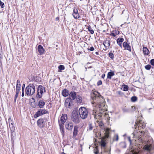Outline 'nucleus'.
I'll return each instance as SVG.
<instances>
[{"mask_svg":"<svg viewBox=\"0 0 154 154\" xmlns=\"http://www.w3.org/2000/svg\"><path fill=\"white\" fill-rule=\"evenodd\" d=\"M91 97L93 100L92 104H96V106L98 107L100 111L99 113H97V111L94 109L93 110L92 114L95 119H99L105 115L106 113L104 112L106 110L107 106L106 105L105 99L96 91H93L91 94Z\"/></svg>","mask_w":154,"mask_h":154,"instance_id":"f257e3e1","label":"nucleus"},{"mask_svg":"<svg viewBox=\"0 0 154 154\" xmlns=\"http://www.w3.org/2000/svg\"><path fill=\"white\" fill-rule=\"evenodd\" d=\"M35 86L32 84H30L27 86L25 89V93L27 95L31 96L35 92Z\"/></svg>","mask_w":154,"mask_h":154,"instance_id":"f03ea898","label":"nucleus"},{"mask_svg":"<svg viewBox=\"0 0 154 154\" xmlns=\"http://www.w3.org/2000/svg\"><path fill=\"white\" fill-rule=\"evenodd\" d=\"M71 118L72 121L75 124L79 123L80 121L78 112L75 110H74L72 112Z\"/></svg>","mask_w":154,"mask_h":154,"instance_id":"7ed1b4c3","label":"nucleus"},{"mask_svg":"<svg viewBox=\"0 0 154 154\" xmlns=\"http://www.w3.org/2000/svg\"><path fill=\"white\" fill-rule=\"evenodd\" d=\"M79 113L80 117L83 119H85L88 116V111L86 108L81 107L79 109Z\"/></svg>","mask_w":154,"mask_h":154,"instance_id":"20e7f679","label":"nucleus"},{"mask_svg":"<svg viewBox=\"0 0 154 154\" xmlns=\"http://www.w3.org/2000/svg\"><path fill=\"white\" fill-rule=\"evenodd\" d=\"M143 134V132L141 131H138L137 130H135L133 133H132L133 137L137 138H138V140L140 139L141 141H142V137H141L142 136Z\"/></svg>","mask_w":154,"mask_h":154,"instance_id":"39448f33","label":"nucleus"},{"mask_svg":"<svg viewBox=\"0 0 154 154\" xmlns=\"http://www.w3.org/2000/svg\"><path fill=\"white\" fill-rule=\"evenodd\" d=\"M44 92H45L44 87L40 85L38 86L37 89V93L36 95V97L38 98H40L42 97V94Z\"/></svg>","mask_w":154,"mask_h":154,"instance_id":"423d86ee","label":"nucleus"},{"mask_svg":"<svg viewBox=\"0 0 154 154\" xmlns=\"http://www.w3.org/2000/svg\"><path fill=\"white\" fill-rule=\"evenodd\" d=\"M134 126H137L138 127V129L140 130L141 128L143 129L145 128L146 124L142 121H140L139 122L137 121L135 122Z\"/></svg>","mask_w":154,"mask_h":154,"instance_id":"0eeeda50","label":"nucleus"},{"mask_svg":"<svg viewBox=\"0 0 154 154\" xmlns=\"http://www.w3.org/2000/svg\"><path fill=\"white\" fill-rule=\"evenodd\" d=\"M48 113V111L45 109H40L35 114V117H37L42 115L47 114Z\"/></svg>","mask_w":154,"mask_h":154,"instance_id":"6e6552de","label":"nucleus"},{"mask_svg":"<svg viewBox=\"0 0 154 154\" xmlns=\"http://www.w3.org/2000/svg\"><path fill=\"white\" fill-rule=\"evenodd\" d=\"M46 121L45 119H38L37 122L38 126L40 128H43L46 124Z\"/></svg>","mask_w":154,"mask_h":154,"instance_id":"1a4fd4ad","label":"nucleus"},{"mask_svg":"<svg viewBox=\"0 0 154 154\" xmlns=\"http://www.w3.org/2000/svg\"><path fill=\"white\" fill-rule=\"evenodd\" d=\"M67 120V115L62 114V116L60 117V119L59 120V121H60V124H62L63 125Z\"/></svg>","mask_w":154,"mask_h":154,"instance_id":"9d476101","label":"nucleus"},{"mask_svg":"<svg viewBox=\"0 0 154 154\" xmlns=\"http://www.w3.org/2000/svg\"><path fill=\"white\" fill-rule=\"evenodd\" d=\"M73 124L71 122H67L65 125L66 128L68 130H71L73 128Z\"/></svg>","mask_w":154,"mask_h":154,"instance_id":"9b49d317","label":"nucleus"},{"mask_svg":"<svg viewBox=\"0 0 154 154\" xmlns=\"http://www.w3.org/2000/svg\"><path fill=\"white\" fill-rule=\"evenodd\" d=\"M103 45L105 47V51L109 49L110 45L109 40L107 39L105 40L103 42Z\"/></svg>","mask_w":154,"mask_h":154,"instance_id":"f8f14e48","label":"nucleus"},{"mask_svg":"<svg viewBox=\"0 0 154 154\" xmlns=\"http://www.w3.org/2000/svg\"><path fill=\"white\" fill-rule=\"evenodd\" d=\"M71 100H70V98H67L65 102V106L66 107L70 108V107L72 106V104H71L70 102Z\"/></svg>","mask_w":154,"mask_h":154,"instance_id":"ddd939ff","label":"nucleus"},{"mask_svg":"<svg viewBox=\"0 0 154 154\" xmlns=\"http://www.w3.org/2000/svg\"><path fill=\"white\" fill-rule=\"evenodd\" d=\"M70 98L71 100H74L76 98V93L74 91L71 92L69 94Z\"/></svg>","mask_w":154,"mask_h":154,"instance_id":"4468645a","label":"nucleus"},{"mask_svg":"<svg viewBox=\"0 0 154 154\" xmlns=\"http://www.w3.org/2000/svg\"><path fill=\"white\" fill-rule=\"evenodd\" d=\"M38 51L40 54V55H42L45 52V50L43 48V47L41 45H39L38 47Z\"/></svg>","mask_w":154,"mask_h":154,"instance_id":"2eb2a0df","label":"nucleus"},{"mask_svg":"<svg viewBox=\"0 0 154 154\" xmlns=\"http://www.w3.org/2000/svg\"><path fill=\"white\" fill-rule=\"evenodd\" d=\"M123 46L125 49L127 50L130 52L131 51V46L127 42H124L123 43Z\"/></svg>","mask_w":154,"mask_h":154,"instance_id":"dca6fc26","label":"nucleus"},{"mask_svg":"<svg viewBox=\"0 0 154 154\" xmlns=\"http://www.w3.org/2000/svg\"><path fill=\"white\" fill-rule=\"evenodd\" d=\"M78 128L77 125L75 126L74 127L73 134V136L74 137H75L78 134Z\"/></svg>","mask_w":154,"mask_h":154,"instance_id":"f3484780","label":"nucleus"},{"mask_svg":"<svg viewBox=\"0 0 154 154\" xmlns=\"http://www.w3.org/2000/svg\"><path fill=\"white\" fill-rule=\"evenodd\" d=\"M144 148L145 150L150 151L152 149L151 144H146L144 146Z\"/></svg>","mask_w":154,"mask_h":154,"instance_id":"a211bd4d","label":"nucleus"},{"mask_svg":"<svg viewBox=\"0 0 154 154\" xmlns=\"http://www.w3.org/2000/svg\"><path fill=\"white\" fill-rule=\"evenodd\" d=\"M59 124L61 132L62 133V135L63 136L64 134V131L63 125L62 124H60V121H59Z\"/></svg>","mask_w":154,"mask_h":154,"instance_id":"6ab92c4d","label":"nucleus"},{"mask_svg":"<svg viewBox=\"0 0 154 154\" xmlns=\"http://www.w3.org/2000/svg\"><path fill=\"white\" fill-rule=\"evenodd\" d=\"M62 94L63 96L66 97L69 94V91L67 89H64L63 90Z\"/></svg>","mask_w":154,"mask_h":154,"instance_id":"aec40b11","label":"nucleus"},{"mask_svg":"<svg viewBox=\"0 0 154 154\" xmlns=\"http://www.w3.org/2000/svg\"><path fill=\"white\" fill-rule=\"evenodd\" d=\"M143 51L144 54L148 55L149 53V52L148 48L145 47H144L143 48Z\"/></svg>","mask_w":154,"mask_h":154,"instance_id":"412c9836","label":"nucleus"},{"mask_svg":"<svg viewBox=\"0 0 154 154\" xmlns=\"http://www.w3.org/2000/svg\"><path fill=\"white\" fill-rule=\"evenodd\" d=\"M16 133L14 131H11V139L12 142H14V140L15 138Z\"/></svg>","mask_w":154,"mask_h":154,"instance_id":"4be33fe9","label":"nucleus"},{"mask_svg":"<svg viewBox=\"0 0 154 154\" xmlns=\"http://www.w3.org/2000/svg\"><path fill=\"white\" fill-rule=\"evenodd\" d=\"M114 73L113 72H109L108 73L107 78L108 79H111V77L114 75Z\"/></svg>","mask_w":154,"mask_h":154,"instance_id":"5701e85b","label":"nucleus"},{"mask_svg":"<svg viewBox=\"0 0 154 154\" xmlns=\"http://www.w3.org/2000/svg\"><path fill=\"white\" fill-rule=\"evenodd\" d=\"M45 105V103L43 100H40L38 103V106L40 108H42Z\"/></svg>","mask_w":154,"mask_h":154,"instance_id":"b1692460","label":"nucleus"},{"mask_svg":"<svg viewBox=\"0 0 154 154\" xmlns=\"http://www.w3.org/2000/svg\"><path fill=\"white\" fill-rule=\"evenodd\" d=\"M76 97V100L78 103H81L82 101V99L81 97L80 96H79V95H77Z\"/></svg>","mask_w":154,"mask_h":154,"instance_id":"393cba45","label":"nucleus"},{"mask_svg":"<svg viewBox=\"0 0 154 154\" xmlns=\"http://www.w3.org/2000/svg\"><path fill=\"white\" fill-rule=\"evenodd\" d=\"M16 89L21 90V83L19 80H17V82Z\"/></svg>","mask_w":154,"mask_h":154,"instance_id":"a878e982","label":"nucleus"},{"mask_svg":"<svg viewBox=\"0 0 154 154\" xmlns=\"http://www.w3.org/2000/svg\"><path fill=\"white\" fill-rule=\"evenodd\" d=\"M9 126L11 128V127L12 128L13 127V121L10 118H9L8 119Z\"/></svg>","mask_w":154,"mask_h":154,"instance_id":"bb28decb","label":"nucleus"},{"mask_svg":"<svg viewBox=\"0 0 154 154\" xmlns=\"http://www.w3.org/2000/svg\"><path fill=\"white\" fill-rule=\"evenodd\" d=\"M122 88H123V91H127L128 89V86L125 85L122 86Z\"/></svg>","mask_w":154,"mask_h":154,"instance_id":"cd10ccee","label":"nucleus"},{"mask_svg":"<svg viewBox=\"0 0 154 154\" xmlns=\"http://www.w3.org/2000/svg\"><path fill=\"white\" fill-rule=\"evenodd\" d=\"M72 15L74 18L77 19L79 18V15L78 13L72 14Z\"/></svg>","mask_w":154,"mask_h":154,"instance_id":"c85d7f7f","label":"nucleus"},{"mask_svg":"<svg viewBox=\"0 0 154 154\" xmlns=\"http://www.w3.org/2000/svg\"><path fill=\"white\" fill-rule=\"evenodd\" d=\"M119 139V137L118 134H115L114 136L113 140V141H117Z\"/></svg>","mask_w":154,"mask_h":154,"instance_id":"c756f323","label":"nucleus"},{"mask_svg":"<svg viewBox=\"0 0 154 154\" xmlns=\"http://www.w3.org/2000/svg\"><path fill=\"white\" fill-rule=\"evenodd\" d=\"M88 30L91 34H93L94 33V30L92 29L91 27L90 26H88Z\"/></svg>","mask_w":154,"mask_h":154,"instance_id":"7c9ffc66","label":"nucleus"},{"mask_svg":"<svg viewBox=\"0 0 154 154\" xmlns=\"http://www.w3.org/2000/svg\"><path fill=\"white\" fill-rule=\"evenodd\" d=\"M124 40V39L123 38H119L117 40V42L122 43Z\"/></svg>","mask_w":154,"mask_h":154,"instance_id":"2f4dec72","label":"nucleus"},{"mask_svg":"<svg viewBox=\"0 0 154 154\" xmlns=\"http://www.w3.org/2000/svg\"><path fill=\"white\" fill-rule=\"evenodd\" d=\"M109 56L112 60L114 58V56L113 54L112 53L110 52L109 54Z\"/></svg>","mask_w":154,"mask_h":154,"instance_id":"473e14b6","label":"nucleus"},{"mask_svg":"<svg viewBox=\"0 0 154 154\" xmlns=\"http://www.w3.org/2000/svg\"><path fill=\"white\" fill-rule=\"evenodd\" d=\"M58 68L60 70H62L65 69V67L63 65H60L59 66Z\"/></svg>","mask_w":154,"mask_h":154,"instance_id":"72a5a7b5","label":"nucleus"},{"mask_svg":"<svg viewBox=\"0 0 154 154\" xmlns=\"http://www.w3.org/2000/svg\"><path fill=\"white\" fill-rule=\"evenodd\" d=\"M137 100V97L135 96L132 97L131 98V100L132 102H135Z\"/></svg>","mask_w":154,"mask_h":154,"instance_id":"f704fd0d","label":"nucleus"},{"mask_svg":"<svg viewBox=\"0 0 154 154\" xmlns=\"http://www.w3.org/2000/svg\"><path fill=\"white\" fill-rule=\"evenodd\" d=\"M151 65H146L145 66V69H146L148 70H149L151 68Z\"/></svg>","mask_w":154,"mask_h":154,"instance_id":"c9c22d12","label":"nucleus"},{"mask_svg":"<svg viewBox=\"0 0 154 154\" xmlns=\"http://www.w3.org/2000/svg\"><path fill=\"white\" fill-rule=\"evenodd\" d=\"M101 146L103 147H105L106 146V143L103 141H101Z\"/></svg>","mask_w":154,"mask_h":154,"instance_id":"e433bc0d","label":"nucleus"},{"mask_svg":"<svg viewBox=\"0 0 154 154\" xmlns=\"http://www.w3.org/2000/svg\"><path fill=\"white\" fill-rule=\"evenodd\" d=\"M117 93L121 96H122L123 95V93L120 91H117Z\"/></svg>","mask_w":154,"mask_h":154,"instance_id":"4c0bfd02","label":"nucleus"},{"mask_svg":"<svg viewBox=\"0 0 154 154\" xmlns=\"http://www.w3.org/2000/svg\"><path fill=\"white\" fill-rule=\"evenodd\" d=\"M78 13V11L76 8H74L73 10V14Z\"/></svg>","mask_w":154,"mask_h":154,"instance_id":"58836bf2","label":"nucleus"},{"mask_svg":"<svg viewBox=\"0 0 154 154\" xmlns=\"http://www.w3.org/2000/svg\"><path fill=\"white\" fill-rule=\"evenodd\" d=\"M0 5L1 7L2 8H4V7H5L4 3L2 2L0 3Z\"/></svg>","mask_w":154,"mask_h":154,"instance_id":"ea45409f","label":"nucleus"},{"mask_svg":"<svg viewBox=\"0 0 154 154\" xmlns=\"http://www.w3.org/2000/svg\"><path fill=\"white\" fill-rule=\"evenodd\" d=\"M109 129L108 128H106V130L105 133H106V134L107 135L109 134Z\"/></svg>","mask_w":154,"mask_h":154,"instance_id":"a19ab883","label":"nucleus"},{"mask_svg":"<svg viewBox=\"0 0 154 154\" xmlns=\"http://www.w3.org/2000/svg\"><path fill=\"white\" fill-rule=\"evenodd\" d=\"M151 64L153 66H154V59H152L150 60Z\"/></svg>","mask_w":154,"mask_h":154,"instance_id":"79ce46f5","label":"nucleus"},{"mask_svg":"<svg viewBox=\"0 0 154 154\" xmlns=\"http://www.w3.org/2000/svg\"><path fill=\"white\" fill-rule=\"evenodd\" d=\"M102 84V82L100 80L98 81L97 83V85L98 86H99L101 85Z\"/></svg>","mask_w":154,"mask_h":154,"instance_id":"37998d69","label":"nucleus"},{"mask_svg":"<svg viewBox=\"0 0 154 154\" xmlns=\"http://www.w3.org/2000/svg\"><path fill=\"white\" fill-rule=\"evenodd\" d=\"M18 94H16L15 95V97H14V102H16V100L18 97Z\"/></svg>","mask_w":154,"mask_h":154,"instance_id":"c03bdc74","label":"nucleus"},{"mask_svg":"<svg viewBox=\"0 0 154 154\" xmlns=\"http://www.w3.org/2000/svg\"><path fill=\"white\" fill-rule=\"evenodd\" d=\"M88 49L91 51H93L94 50V48L93 47H91L90 48H88Z\"/></svg>","mask_w":154,"mask_h":154,"instance_id":"a18cd8bd","label":"nucleus"},{"mask_svg":"<svg viewBox=\"0 0 154 154\" xmlns=\"http://www.w3.org/2000/svg\"><path fill=\"white\" fill-rule=\"evenodd\" d=\"M20 90H21L19 89H16V94H18Z\"/></svg>","mask_w":154,"mask_h":154,"instance_id":"49530a36","label":"nucleus"},{"mask_svg":"<svg viewBox=\"0 0 154 154\" xmlns=\"http://www.w3.org/2000/svg\"><path fill=\"white\" fill-rule=\"evenodd\" d=\"M25 85L24 84H23L22 85V91H24Z\"/></svg>","mask_w":154,"mask_h":154,"instance_id":"de8ad7c7","label":"nucleus"},{"mask_svg":"<svg viewBox=\"0 0 154 154\" xmlns=\"http://www.w3.org/2000/svg\"><path fill=\"white\" fill-rule=\"evenodd\" d=\"M92 126L91 124H90L89 125V130H92Z\"/></svg>","mask_w":154,"mask_h":154,"instance_id":"09e8293b","label":"nucleus"},{"mask_svg":"<svg viewBox=\"0 0 154 154\" xmlns=\"http://www.w3.org/2000/svg\"><path fill=\"white\" fill-rule=\"evenodd\" d=\"M117 43L119 46L120 47H121V48H122V43L118 42H117Z\"/></svg>","mask_w":154,"mask_h":154,"instance_id":"8fccbe9b","label":"nucleus"},{"mask_svg":"<svg viewBox=\"0 0 154 154\" xmlns=\"http://www.w3.org/2000/svg\"><path fill=\"white\" fill-rule=\"evenodd\" d=\"M128 140H129L130 143V144H131V138L130 137H128Z\"/></svg>","mask_w":154,"mask_h":154,"instance_id":"3c124183","label":"nucleus"},{"mask_svg":"<svg viewBox=\"0 0 154 154\" xmlns=\"http://www.w3.org/2000/svg\"><path fill=\"white\" fill-rule=\"evenodd\" d=\"M110 35H111L113 36L114 37H115L116 35L115 34H114V33H111Z\"/></svg>","mask_w":154,"mask_h":154,"instance_id":"603ef678","label":"nucleus"},{"mask_svg":"<svg viewBox=\"0 0 154 154\" xmlns=\"http://www.w3.org/2000/svg\"><path fill=\"white\" fill-rule=\"evenodd\" d=\"M99 125L100 126L102 127L103 124L102 122H100L99 123Z\"/></svg>","mask_w":154,"mask_h":154,"instance_id":"864d4df0","label":"nucleus"},{"mask_svg":"<svg viewBox=\"0 0 154 154\" xmlns=\"http://www.w3.org/2000/svg\"><path fill=\"white\" fill-rule=\"evenodd\" d=\"M105 75L104 74H103L102 75V76H101V77L102 78H103V79H104V78L105 77Z\"/></svg>","mask_w":154,"mask_h":154,"instance_id":"5fc2aeb1","label":"nucleus"},{"mask_svg":"<svg viewBox=\"0 0 154 154\" xmlns=\"http://www.w3.org/2000/svg\"><path fill=\"white\" fill-rule=\"evenodd\" d=\"M99 151L98 150H96L95 152H94L95 154H98V153Z\"/></svg>","mask_w":154,"mask_h":154,"instance_id":"6e6d98bb","label":"nucleus"},{"mask_svg":"<svg viewBox=\"0 0 154 154\" xmlns=\"http://www.w3.org/2000/svg\"><path fill=\"white\" fill-rule=\"evenodd\" d=\"M24 91H22V92L21 95V96L22 97H23L24 96Z\"/></svg>","mask_w":154,"mask_h":154,"instance_id":"4d7b16f0","label":"nucleus"},{"mask_svg":"<svg viewBox=\"0 0 154 154\" xmlns=\"http://www.w3.org/2000/svg\"><path fill=\"white\" fill-rule=\"evenodd\" d=\"M132 152H133V153L134 154H138V153H137V152H134V151L133 150V151Z\"/></svg>","mask_w":154,"mask_h":154,"instance_id":"13d9d810","label":"nucleus"},{"mask_svg":"<svg viewBox=\"0 0 154 154\" xmlns=\"http://www.w3.org/2000/svg\"><path fill=\"white\" fill-rule=\"evenodd\" d=\"M119 33V31H117L116 32V34H118Z\"/></svg>","mask_w":154,"mask_h":154,"instance_id":"bf43d9fd","label":"nucleus"},{"mask_svg":"<svg viewBox=\"0 0 154 154\" xmlns=\"http://www.w3.org/2000/svg\"><path fill=\"white\" fill-rule=\"evenodd\" d=\"M59 18H58V17H57V18H56V20H59Z\"/></svg>","mask_w":154,"mask_h":154,"instance_id":"052dcab7","label":"nucleus"},{"mask_svg":"<svg viewBox=\"0 0 154 154\" xmlns=\"http://www.w3.org/2000/svg\"><path fill=\"white\" fill-rule=\"evenodd\" d=\"M95 54H96V55H98V52H96L95 53Z\"/></svg>","mask_w":154,"mask_h":154,"instance_id":"680f3d73","label":"nucleus"},{"mask_svg":"<svg viewBox=\"0 0 154 154\" xmlns=\"http://www.w3.org/2000/svg\"><path fill=\"white\" fill-rule=\"evenodd\" d=\"M105 115L106 117H108V114H106Z\"/></svg>","mask_w":154,"mask_h":154,"instance_id":"e2e57ef3","label":"nucleus"},{"mask_svg":"<svg viewBox=\"0 0 154 154\" xmlns=\"http://www.w3.org/2000/svg\"><path fill=\"white\" fill-rule=\"evenodd\" d=\"M91 68V66H90V67H88L89 68Z\"/></svg>","mask_w":154,"mask_h":154,"instance_id":"0e129e2a","label":"nucleus"},{"mask_svg":"<svg viewBox=\"0 0 154 154\" xmlns=\"http://www.w3.org/2000/svg\"><path fill=\"white\" fill-rule=\"evenodd\" d=\"M49 104H50L51 105V103H49Z\"/></svg>","mask_w":154,"mask_h":154,"instance_id":"69168bd1","label":"nucleus"},{"mask_svg":"<svg viewBox=\"0 0 154 154\" xmlns=\"http://www.w3.org/2000/svg\"><path fill=\"white\" fill-rule=\"evenodd\" d=\"M137 127L135 128L136 129H137Z\"/></svg>","mask_w":154,"mask_h":154,"instance_id":"338daca9","label":"nucleus"},{"mask_svg":"<svg viewBox=\"0 0 154 154\" xmlns=\"http://www.w3.org/2000/svg\"><path fill=\"white\" fill-rule=\"evenodd\" d=\"M1 2H2L1 1V0H0V3H1Z\"/></svg>","mask_w":154,"mask_h":154,"instance_id":"774afa93","label":"nucleus"}]
</instances>
